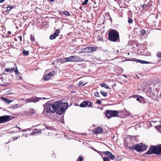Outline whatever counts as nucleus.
<instances>
[{
	"instance_id": "1",
	"label": "nucleus",
	"mask_w": 161,
	"mask_h": 161,
	"mask_svg": "<svg viewBox=\"0 0 161 161\" xmlns=\"http://www.w3.org/2000/svg\"><path fill=\"white\" fill-rule=\"evenodd\" d=\"M68 106V103H63L61 101L54 103V107H56V113L59 115L62 114L65 111Z\"/></svg>"
},
{
	"instance_id": "2",
	"label": "nucleus",
	"mask_w": 161,
	"mask_h": 161,
	"mask_svg": "<svg viewBox=\"0 0 161 161\" xmlns=\"http://www.w3.org/2000/svg\"><path fill=\"white\" fill-rule=\"evenodd\" d=\"M108 39L114 42H119V32L114 29H110L108 31Z\"/></svg>"
},
{
	"instance_id": "3",
	"label": "nucleus",
	"mask_w": 161,
	"mask_h": 161,
	"mask_svg": "<svg viewBox=\"0 0 161 161\" xmlns=\"http://www.w3.org/2000/svg\"><path fill=\"white\" fill-rule=\"evenodd\" d=\"M146 154L147 155H150L152 154L160 155L161 154V144L150 146L149 150L146 153Z\"/></svg>"
},
{
	"instance_id": "4",
	"label": "nucleus",
	"mask_w": 161,
	"mask_h": 161,
	"mask_svg": "<svg viewBox=\"0 0 161 161\" xmlns=\"http://www.w3.org/2000/svg\"><path fill=\"white\" fill-rule=\"evenodd\" d=\"M44 106V110L47 113H54L55 112L56 113V107H54V103L52 104L47 103Z\"/></svg>"
},
{
	"instance_id": "5",
	"label": "nucleus",
	"mask_w": 161,
	"mask_h": 161,
	"mask_svg": "<svg viewBox=\"0 0 161 161\" xmlns=\"http://www.w3.org/2000/svg\"><path fill=\"white\" fill-rule=\"evenodd\" d=\"M119 111L117 110H107L105 112L106 117L108 119L112 117H118Z\"/></svg>"
},
{
	"instance_id": "6",
	"label": "nucleus",
	"mask_w": 161,
	"mask_h": 161,
	"mask_svg": "<svg viewBox=\"0 0 161 161\" xmlns=\"http://www.w3.org/2000/svg\"><path fill=\"white\" fill-rule=\"evenodd\" d=\"M147 147L144 145L143 146L142 144H137L135 145H133L131 147V149L135 150L138 152H142L145 150Z\"/></svg>"
},
{
	"instance_id": "7",
	"label": "nucleus",
	"mask_w": 161,
	"mask_h": 161,
	"mask_svg": "<svg viewBox=\"0 0 161 161\" xmlns=\"http://www.w3.org/2000/svg\"><path fill=\"white\" fill-rule=\"evenodd\" d=\"M12 119V116L10 115H5L0 116V124L6 123Z\"/></svg>"
},
{
	"instance_id": "8",
	"label": "nucleus",
	"mask_w": 161,
	"mask_h": 161,
	"mask_svg": "<svg viewBox=\"0 0 161 161\" xmlns=\"http://www.w3.org/2000/svg\"><path fill=\"white\" fill-rule=\"evenodd\" d=\"M128 61H136L137 62L141 63L142 64H148L149 63V62L147 61H145L144 60H142L137 59H136L135 58H129L128 59Z\"/></svg>"
},
{
	"instance_id": "9",
	"label": "nucleus",
	"mask_w": 161,
	"mask_h": 161,
	"mask_svg": "<svg viewBox=\"0 0 161 161\" xmlns=\"http://www.w3.org/2000/svg\"><path fill=\"white\" fill-rule=\"evenodd\" d=\"M133 96L134 98H136V100L139 101L140 103H144L145 98L143 97L136 95H133Z\"/></svg>"
},
{
	"instance_id": "10",
	"label": "nucleus",
	"mask_w": 161,
	"mask_h": 161,
	"mask_svg": "<svg viewBox=\"0 0 161 161\" xmlns=\"http://www.w3.org/2000/svg\"><path fill=\"white\" fill-rule=\"evenodd\" d=\"M97 47H85V50H86V53H90L95 51L97 50Z\"/></svg>"
},
{
	"instance_id": "11",
	"label": "nucleus",
	"mask_w": 161,
	"mask_h": 161,
	"mask_svg": "<svg viewBox=\"0 0 161 161\" xmlns=\"http://www.w3.org/2000/svg\"><path fill=\"white\" fill-rule=\"evenodd\" d=\"M40 99H42V97H31L27 99L28 102H34L36 103L38 102Z\"/></svg>"
},
{
	"instance_id": "12",
	"label": "nucleus",
	"mask_w": 161,
	"mask_h": 161,
	"mask_svg": "<svg viewBox=\"0 0 161 161\" xmlns=\"http://www.w3.org/2000/svg\"><path fill=\"white\" fill-rule=\"evenodd\" d=\"M103 131L102 128L100 127H97L93 130V133L96 134H101Z\"/></svg>"
},
{
	"instance_id": "13",
	"label": "nucleus",
	"mask_w": 161,
	"mask_h": 161,
	"mask_svg": "<svg viewBox=\"0 0 161 161\" xmlns=\"http://www.w3.org/2000/svg\"><path fill=\"white\" fill-rule=\"evenodd\" d=\"M104 154H106L111 160H114L115 158V156L109 151H107L105 152Z\"/></svg>"
},
{
	"instance_id": "14",
	"label": "nucleus",
	"mask_w": 161,
	"mask_h": 161,
	"mask_svg": "<svg viewBox=\"0 0 161 161\" xmlns=\"http://www.w3.org/2000/svg\"><path fill=\"white\" fill-rule=\"evenodd\" d=\"M70 62H75L77 59L79 60L80 58L77 56H71L69 57Z\"/></svg>"
},
{
	"instance_id": "15",
	"label": "nucleus",
	"mask_w": 161,
	"mask_h": 161,
	"mask_svg": "<svg viewBox=\"0 0 161 161\" xmlns=\"http://www.w3.org/2000/svg\"><path fill=\"white\" fill-rule=\"evenodd\" d=\"M1 99L4 102H6V103L8 104L11 103L12 101V100L9 99L7 98H5L3 97H1Z\"/></svg>"
},
{
	"instance_id": "16",
	"label": "nucleus",
	"mask_w": 161,
	"mask_h": 161,
	"mask_svg": "<svg viewBox=\"0 0 161 161\" xmlns=\"http://www.w3.org/2000/svg\"><path fill=\"white\" fill-rule=\"evenodd\" d=\"M139 32L138 35L141 36H144L145 34V31L144 30L141 29V28H139Z\"/></svg>"
},
{
	"instance_id": "17",
	"label": "nucleus",
	"mask_w": 161,
	"mask_h": 161,
	"mask_svg": "<svg viewBox=\"0 0 161 161\" xmlns=\"http://www.w3.org/2000/svg\"><path fill=\"white\" fill-rule=\"evenodd\" d=\"M87 101H84L81 103L80 105V107L81 108L85 107L87 105Z\"/></svg>"
},
{
	"instance_id": "18",
	"label": "nucleus",
	"mask_w": 161,
	"mask_h": 161,
	"mask_svg": "<svg viewBox=\"0 0 161 161\" xmlns=\"http://www.w3.org/2000/svg\"><path fill=\"white\" fill-rule=\"evenodd\" d=\"M100 86L102 87H105V88L107 89H110V88L108 86L106 83H101L100 84Z\"/></svg>"
},
{
	"instance_id": "19",
	"label": "nucleus",
	"mask_w": 161,
	"mask_h": 161,
	"mask_svg": "<svg viewBox=\"0 0 161 161\" xmlns=\"http://www.w3.org/2000/svg\"><path fill=\"white\" fill-rule=\"evenodd\" d=\"M139 28L140 27H135L133 31L136 34L138 35V34L139 33V31L140 29Z\"/></svg>"
},
{
	"instance_id": "20",
	"label": "nucleus",
	"mask_w": 161,
	"mask_h": 161,
	"mask_svg": "<svg viewBox=\"0 0 161 161\" xmlns=\"http://www.w3.org/2000/svg\"><path fill=\"white\" fill-rule=\"evenodd\" d=\"M29 51H27L26 50L24 49L22 50V53L25 56H27L29 54Z\"/></svg>"
},
{
	"instance_id": "21",
	"label": "nucleus",
	"mask_w": 161,
	"mask_h": 161,
	"mask_svg": "<svg viewBox=\"0 0 161 161\" xmlns=\"http://www.w3.org/2000/svg\"><path fill=\"white\" fill-rule=\"evenodd\" d=\"M5 71L7 72H8L9 73H12L13 71V69L12 68H5Z\"/></svg>"
},
{
	"instance_id": "22",
	"label": "nucleus",
	"mask_w": 161,
	"mask_h": 161,
	"mask_svg": "<svg viewBox=\"0 0 161 161\" xmlns=\"http://www.w3.org/2000/svg\"><path fill=\"white\" fill-rule=\"evenodd\" d=\"M13 6H8L6 7L7 10L5 11V12L6 13H8L9 11H10L11 10V9L13 8Z\"/></svg>"
},
{
	"instance_id": "23",
	"label": "nucleus",
	"mask_w": 161,
	"mask_h": 161,
	"mask_svg": "<svg viewBox=\"0 0 161 161\" xmlns=\"http://www.w3.org/2000/svg\"><path fill=\"white\" fill-rule=\"evenodd\" d=\"M100 93L104 97H106L108 96V93L107 92H105L102 91H101Z\"/></svg>"
},
{
	"instance_id": "24",
	"label": "nucleus",
	"mask_w": 161,
	"mask_h": 161,
	"mask_svg": "<svg viewBox=\"0 0 161 161\" xmlns=\"http://www.w3.org/2000/svg\"><path fill=\"white\" fill-rule=\"evenodd\" d=\"M57 37V36H56V35H55L54 34H53L50 36L49 38L50 40H52L55 39Z\"/></svg>"
},
{
	"instance_id": "25",
	"label": "nucleus",
	"mask_w": 161,
	"mask_h": 161,
	"mask_svg": "<svg viewBox=\"0 0 161 161\" xmlns=\"http://www.w3.org/2000/svg\"><path fill=\"white\" fill-rule=\"evenodd\" d=\"M60 31L59 29L56 30L54 33H53L56 36H58V34L60 33Z\"/></svg>"
},
{
	"instance_id": "26",
	"label": "nucleus",
	"mask_w": 161,
	"mask_h": 161,
	"mask_svg": "<svg viewBox=\"0 0 161 161\" xmlns=\"http://www.w3.org/2000/svg\"><path fill=\"white\" fill-rule=\"evenodd\" d=\"M50 76L48 74H47L44 77V80H47L50 78Z\"/></svg>"
},
{
	"instance_id": "27",
	"label": "nucleus",
	"mask_w": 161,
	"mask_h": 161,
	"mask_svg": "<svg viewBox=\"0 0 161 161\" xmlns=\"http://www.w3.org/2000/svg\"><path fill=\"white\" fill-rule=\"evenodd\" d=\"M86 83H85L84 84L83 83V82H82L81 81H79V82L78 86L80 87H81V86H82L86 85Z\"/></svg>"
},
{
	"instance_id": "28",
	"label": "nucleus",
	"mask_w": 161,
	"mask_h": 161,
	"mask_svg": "<svg viewBox=\"0 0 161 161\" xmlns=\"http://www.w3.org/2000/svg\"><path fill=\"white\" fill-rule=\"evenodd\" d=\"M30 39L31 41L32 42H35V39L34 35L32 34H31L30 36Z\"/></svg>"
},
{
	"instance_id": "29",
	"label": "nucleus",
	"mask_w": 161,
	"mask_h": 161,
	"mask_svg": "<svg viewBox=\"0 0 161 161\" xmlns=\"http://www.w3.org/2000/svg\"><path fill=\"white\" fill-rule=\"evenodd\" d=\"M55 73V72L54 71H52L51 72L48 73L47 74L50 76V77H51L54 75Z\"/></svg>"
},
{
	"instance_id": "30",
	"label": "nucleus",
	"mask_w": 161,
	"mask_h": 161,
	"mask_svg": "<svg viewBox=\"0 0 161 161\" xmlns=\"http://www.w3.org/2000/svg\"><path fill=\"white\" fill-rule=\"evenodd\" d=\"M41 132V131H40L39 130L36 129L34 130L33 132V134H35L39 133Z\"/></svg>"
},
{
	"instance_id": "31",
	"label": "nucleus",
	"mask_w": 161,
	"mask_h": 161,
	"mask_svg": "<svg viewBox=\"0 0 161 161\" xmlns=\"http://www.w3.org/2000/svg\"><path fill=\"white\" fill-rule=\"evenodd\" d=\"M63 13L64 15L66 16H69L70 15V13L67 11H64Z\"/></svg>"
},
{
	"instance_id": "32",
	"label": "nucleus",
	"mask_w": 161,
	"mask_h": 161,
	"mask_svg": "<svg viewBox=\"0 0 161 161\" xmlns=\"http://www.w3.org/2000/svg\"><path fill=\"white\" fill-rule=\"evenodd\" d=\"M85 48L82 49L81 51L79 53H86V50H85Z\"/></svg>"
},
{
	"instance_id": "33",
	"label": "nucleus",
	"mask_w": 161,
	"mask_h": 161,
	"mask_svg": "<svg viewBox=\"0 0 161 161\" xmlns=\"http://www.w3.org/2000/svg\"><path fill=\"white\" fill-rule=\"evenodd\" d=\"M156 56L158 58H161V52H158L156 54Z\"/></svg>"
},
{
	"instance_id": "34",
	"label": "nucleus",
	"mask_w": 161,
	"mask_h": 161,
	"mask_svg": "<svg viewBox=\"0 0 161 161\" xmlns=\"http://www.w3.org/2000/svg\"><path fill=\"white\" fill-rule=\"evenodd\" d=\"M45 126L46 127V128L47 129L52 130L53 129V127H52V126H49L46 125H45Z\"/></svg>"
},
{
	"instance_id": "35",
	"label": "nucleus",
	"mask_w": 161,
	"mask_h": 161,
	"mask_svg": "<svg viewBox=\"0 0 161 161\" xmlns=\"http://www.w3.org/2000/svg\"><path fill=\"white\" fill-rule=\"evenodd\" d=\"M88 2V0H85V1L82 3V6H84L85 4H86Z\"/></svg>"
},
{
	"instance_id": "36",
	"label": "nucleus",
	"mask_w": 161,
	"mask_h": 161,
	"mask_svg": "<svg viewBox=\"0 0 161 161\" xmlns=\"http://www.w3.org/2000/svg\"><path fill=\"white\" fill-rule=\"evenodd\" d=\"M103 161H110L109 159L107 157H104L103 158Z\"/></svg>"
},
{
	"instance_id": "37",
	"label": "nucleus",
	"mask_w": 161,
	"mask_h": 161,
	"mask_svg": "<svg viewBox=\"0 0 161 161\" xmlns=\"http://www.w3.org/2000/svg\"><path fill=\"white\" fill-rule=\"evenodd\" d=\"M15 67L16 69H14V72L16 75H18L19 74V71L17 69V67L16 66Z\"/></svg>"
},
{
	"instance_id": "38",
	"label": "nucleus",
	"mask_w": 161,
	"mask_h": 161,
	"mask_svg": "<svg viewBox=\"0 0 161 161\" xmlns=\"http://www.w3.org/2000/svg\"><path fill=\"white\" fill-rule=\"evenodd\" d=\"M87 106H88L89 107H91L92 105V103L91 102H90L88 101H87Z\"/></svg>"
},
{
	"instance_id": "39",
	"label": "nucleus",
	"mask_w": 161,
	"mask_h": 161,
	"mask_svg": "<svg viewBox=\"0 0 161 161\" xmlns=\"http://www.w3.org/2000/svg\"><path fill=\"white\" fill-rule=\"evenodd\" d=\"M133 22V19L130 18H129L128 20V22L129 23L131 24Z\"/></svg>"
},
{
	"instance_id": "40",
	"label": "nucleus",
	"mask_w": 161,
	"mask_h": 161,
	"mask_svg": "<svg viewBox=\"0 0 161 161\" xmlns=\"http://www.w3.org/2000/svg\"><path fill=\"white\" fill-rule=\"evenodd\" d=\"M59 60H60V61H61V62H62V63H65V62H66L65 58H64L62 59H61V58H60Z\"/></svg>"
},
{
	"instance_id": "41",
	"label": "nucleus",
	"mask_w": 161,
	"mask_h": 161,
	"mask_svg": "<svg viewBox=\"0 0 161 161\" xmlns=\"http://www.w3.org/2000/svg\"><path fill=\"white\" fill-rule=\"evenodd\" d=\"M78 159L79 161H82L83 160V158L82 156H79Z\"/></svg>"
},
{
	"instance_id": "42",
	"label": "nucleus",
	"mask_w": 161,
	"mask_h": 161,
	"mask_svg": "<svg viewBox=\"0 0 161 161\" xmlns=\"http://www.w3.org/2000/svg\"><path fill=\"white\" fill-rule=\"evenodd\" d=\"M94 95L96 97H99V93L98 92H96L94 93Z\"/></svg>"
},
{
	"instance_id": "43",
	"label": "nucleus",
	"mask_w": 161,
	"mask_h": 161,
	"mask_svg": "<svg viewBox=\"0 0 161 161\" xmlns=\"http://www.w3.org/2000/svg\"><path fill=\"white\" fill-rule=\"evenodd\" d=\"M96 103L97 104H101L102 103V102L101 100H98L97 101Z\"/></svg>"
},
{
	"instance_id": "44",
	"label": "nucleus",
	"mask_w": 161,
	"mask_h": 161,
	"mask_svg": "<svg viewBox=\"0 0 161 161\" xmlns=\"http://www.w3.org/2000/svg\"><path fill=\"white\" fill-rule=\"evenodd\" d=\"M65 58V59H66V62H68V61L70 62L69 57V58L66 57V58Z\"/></svg>"
},
{
	"instance_id": "45",
	"label": "nucleus",
	"mask_w": 161,
	"mask_h": 161,
	"mask_svg": "<svg viewBox=\"0 0 161 161\" xmlns=\"http://www.w3.org/2000/svg\"><path fill=\"white\" fill-rule=\"evenodd\" d=\"M143 9H145V8H147V5L146 4H143V5H142V6Z\"/></svg>"
},
{
	"instance_id": "46",
	"label": "nucleus",
	"mask_w": 161,
	"mask_h": 161,
	"mask_svg": "<svg viewBox=\"0 0 161 161\" xmlns=\"http://www.w3.org/2000/svg\"><path fill=\"white\" fill-rule=\"evenodd\" d=\"M8 84H1V86H7L8 85Z\"/></svg>"
},
{
	"instance_id": "47",
	"label": "nucleus",
	"mask_w": 161,
	"mask_h": 161,
	"mask_svg": "<svg viewBox=\"0 0 161 161\" xmlns=\"http://www.w3.org/2000/svg\"><path fill=\"white\" fill-rule=\"evenodd\" d=\"M3 79L4 78L3 77L0 78V82H3Z\"/></svg>"
},
{
	"instance_id": "48",
	"label": "nucleus",
	"mask_w": 161,
	"mask_h": 161,
	"mask_svg": "<svg viewBox=\"0 0 161 161\" xmlns=\"http://www.w3.org/2000/svg\"><path fill=\"white\" fill-rule=\"evenodd\" d=\"M18 38L19 39L20 41L22 40V36H18Z\"/></svg>"
},
{
	"instance_id": "49",
	"label": "nucleus",
	"mask_w": 161,
	"mask_h": 161,
	"mask_svg": "<svg viewBox=\"0 0 161 161\" xmlns=\"http://www.w3.org/2000/svg\"><path fill=\"white\" fill-rule=\"evenodd\" d=\"M128 114H127V116H128L129 117H130L132 115L131 114H130L129 112H127Z\"/></svg>"
},
{
	"instance_id": "50",
	"label": "nucleus",
	"mask_w": 161,
	"mask_h": 161,
	"mask_svg": "<svg viewBox=\"0 0 161 161\" xmlns=\"http://www.w3.org/2000/svg\"><path fill=\"white\" fill-rule=\"evenodd\" d=\"M5 1V0H0V3H2Z\"/></svg>"
},
{
	"instance_id": "51",
	"label": "nucleus",
	"mask_w": 161,
	"mask_h": 161,
	"mask_svg": "<svg viewBox=\"0 0 161 161\" xmlns=\"http://www.w3.org/2000/svg\"><path fill=\"white\" fill-rule=\"evenodd\" d=\"M8 35L11 34V32L10 31H8Z\"/></svg>"
},
{
	"instance_id": "52",
	"label": "nucleus",
	"mask_w": 161,
	"mask_h": 161,
	"mask_svg": "<svg viewBox=\"0 0 161 161\" xmlns=\"http://www.w3.org/2000/svg\"><path fill=\"white\" fill-rule=\"evenodd\" d=\"M123 76H124L125 78H127V76L126 75L124 74L123 75Z\"/></svg>"
},
{
	"instance_id": "53",
	"label": "nucleus",
	"mask_w": 161,
	"mask_h": 161,
	"mask_svg": "<svg viewBox=\"0 0 161 161\" xmlns=\"http://www.w3.org/2000/svg\"><path fill=\"white\" fill-rule=\"evenodd\" d=\"M54 1V0H50V1L51 2Z\"/></svg>"
},
{
	"instance_id": "54",
	"label": "nucleus",
	"mask_w": 161,
	"mask_h": 161,
	"mask_svg": "<svg viewBox=\"0 0 161 161\" xmlns=\"http://www.w3.org/2000/svg\"><path fill=\"white\" fill-rule=\"evenodd\" d=\"M9 94V91H8V92H7V94Z\"/></svg>"
},
{
	"instance_id": "55",
	"label": "nucleus",
	"mask_w": 161,
	"mask_h": 161,
	"mask_svg": "<svg viewBox=\"0 0 161 161\" xmlns=\"http://www.w3.org/2000/svg\"><path fill=\"white\" fill-rule=\"evenodd\" d=\"M26 130H31V128H29V129H26Z\"/></svg>"
},
{
	"instance_id": "56",
	"label": "nucleus",
	"mask_w": 161,
	"mask_h": 161,
	"mask_svg": "<svg viewBox=\"0 0 161 161\" xmlns=\"http://www.w3.org/2000/svg\"><path fill=\"white\" fill-rule=\"evenodd\" d=\"M18 137H15V138H14V139L15 140H16L17 139H18Z\"/></svg>"
},
{
	"instance_id": "57",
	"label": "nucleus",
	"mask_w": 161,
	"mask_h": 161,
	"mask_svg": "<svg viewBox=\"0 0 161 161\" xmlns=\"http://www.w3.org/2000/svg\"><path fill=\"white\" fill-rule=\"evenodd\" d=\"M161 60V59H158V62H160V61Z\"/></svg>"
},
{
	"instance_id": "58",
	"label": "nucleus",
	"mask_w": 161,
	"mask_h": 161,
	"mask_svg": "<svg viewBox=\"0 0 161 161\" xmlns=\"http://www.w3.org/2000/svg\"><path fill=\"white\" fill-rule=\"evenodd\" d=\"M17 127L18 129H19V130L21 129V128H20V127H18L17 126Z\"/></svg>"
},
{
	"instance_id": "59",
	"label": "nucleus",
	"mask_w": 161,
	"mask_h": 161,
	"mask_svg": "<svg viewBox=\"0 0 161 161\" xmlns=\"http://www.w3.org/2000/svg\"><path fill=\"white\" fill-rule=\"evenodd\" d=\"M47 99V98L45 97H43L42 98V99Z\"/></svg>"
},
{
	"instance_id": "60",
	"label": "nucleus",
	"mask_w": 161,
	"mask_h": 161,
	"mask_svg": "<svg viewBox=\"0 0 161 161\" xmlns=\"http://www.w3.org/2000/svg\"><path fill=\"white\" fill-rule=\"evenodd\" d=\"M19 77H20V79H21V78H22V77H21V76H19Z\"/></svg>"
},
{
	"instance_id": "61",
	"label": "nucleus",
	"mask_w": 161,
	"mask_h": 161,
	"mask_svg": "<svg viewBox=\"0 0 161 161\" xmlns=\"http://www.w3.org/2000/svg\"><path fill=\"white\" fill-rule=\"evenodd\" d=\"M22 131V132H25V131H26V130H23Z\"/></svg>"
},
{
	"instance_id": "62",
	"label": "nucleus",
	"mask_w": 161,
	"mask_h": 161,
	"mask_svg": "<svg viewBox=\"0 0 161 161\" xmlns=\"http://www.w3.org/2000/svg\"><path fill=\"white\" fill-rule=\"evenodd\" d=\"M81 8V7H80L79 8H80H80Z\"/></svg>"
},
{
	"instance_id": "63",
	"label": "nucleus",
	"mask_w": 161,
	"mask_h": 161,
	"mask_svg": "<svg viewBox=\"0 0 161 161\" xmlns=\"http://www.w3.org/2000/svg\"><path fill=\"white\" fill-rule=\"evenodd\" d=\"M110 20H111H111H112V19H110Z\"/></svg>"
},
{
	"instance_id": "64",
	"label": "nucleus",
	"mask_w": 161,
	"mask_h": 161,
	"mask_svg": "<svg viewBox=\"0 0 161 161\" xmlns=\"http://www.w3.org/2000/svg\"><path fill=\"white\" fill-rule=\"evenodd\" d=\"M129 53H128V54L129 55Z\"/></svg>"
}]
</instances>
